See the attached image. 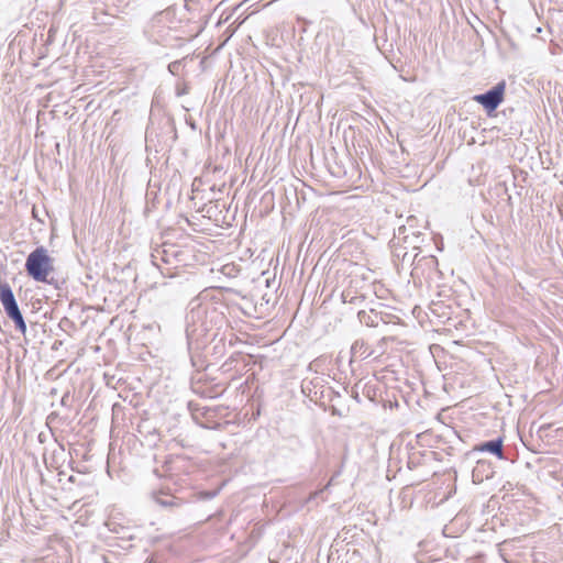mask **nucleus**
I'll use <instances>...</instances> for the list:
<instances>
[{"mask_svg":"<svg viewBox=\"0 0 563 563\" xmlns=\"http://www.w3.org/2000/svg\"><path fill=\"white\" fill-rule=\"evenodd\" d=\"M27 275L38 283H49L48 276L54 271L53 258L44 246L32 251L25 261Z\"/></svg>","mask_w":563,"mask_h":563,"instance_id":"f257e3e1","label":"nucleus"},{"mask_svg":"<svg viewBox=\"0 0 563 563\" xmlns=\"http://www.w3.org/2000/svg\"><path fill=\"white\" fill-rule=\"evenodd\" d=\"M506 82L500 81L484 93L475 95L473 100L483 106L487 112L495 111L504 101Z\"/></svg>","mask_w":563,"mask_h":563,"instance_id":"f03ea898","label":"nucleus"},{"mask_svg":"<svg viewBox=\"0 0 563 563\" xmlns=\"http://www.w3.org/2000/svg\"><path fill=\"white\" fill-rule=\"evenodd\" d=\"M205 312L201 307H198L197 309L192 308L187 314L186 334L189 342L206 331L202 324L200 327L196 324V319L200 318Z\"/></svg>","mask_w":563,"mask_h":563,"instance_id":"7ed1b4c3","label":"nucleus"},{"mask_svg":"<svg viewBox=\"0 0 563 563\" xmlns=\"http://www.w3.org/2000/svg\"><path fill=\"white\" fill-rule=\"evenodd\" d=\"M3 309H4V312L7 313V316L13 321L15 329L24 334L26 332V324H25L24 318L20 311L18 302L15 301L12 305H8Z\"/></svg>","mask_w":563,"mask_h":563,"instance_id":"20e7f679","label":"nucleus"},{"mask_svg":"<svg viewBox=\"0 0 563 563\" xmlns=\"http://www.w3.org/2000/svg\"><path fill=\"white\" fill-rule=\"evenodd\" d=\"M475 450L479 452H489L500 460L505 459L503 451V438H497L490 441L479 443L478 445L475 446Z\"/></svg>","mask_w":563,"mask_h":563,"instance_id":"39448f33","label":"nucleus"},{"mask_svg":"<svg viewBox=\"0 0 563 563\" xmlns=\"http://www.w3.org/2000/svg\"><path fill=\"white\" fill-rule=\"evenodd\" d=\"M373 354V350L364 340H356L351 346V362L365 360Z\"/></svg>","mask_w":563,"mask_h":563,"instance_id":"423d86ee","label":"nucleus"},{"mask_svg":"<svg viewBox=\"0 0 563 563\" xmlns=\"http://www.w3.org/2000/svg\"><path fill=\"white\" fill-rule=\"evenodd\" d=\"M15 297L13 295V291L8 283H1L0 284V302L2 307H7L8 305L14 303Z\"/></svg>","mask_w":563,"mask_h":563,"instance_id":"0eeeda50","label":"nucleus"},{"mask_svg":"<svg viewBox=\"0 0 563 563\" xmlns=\"http://www.w3.org/2000/svg\"><path fill=\"white\" fill-rule=\"evenodd\" d=\"M155 501L162 507H178L180 506V499L175 496H164L162 493L154 495Z\"/></svg>","mask_w":563,"mask_h":563,"instance_id":"6e6552de","label":"nucleus"},{"mask_svg":"<svg viewBox=\"0 0 563 563\" xmlns=\"http://www.w3.org/2000/svg\"><path fill=\"white\" fill-rule=\"evenodd\" d=\"M357 317L360 319L361 323H364L367 327H375L376 325V314L368 313L364 310L358 311Z\"/></svg>","mask_w":563,"mask_h":563,"instance_id":"1a4fd4ad","label":"nucleus"},{"mask_svg":"<svg viewBox=\"0 0 563 563\" xmlns=\"http://www.w3.org/2000/svg\"><path fill=\"white\" fill-rule=\"evenodd\" d=\"M342 299H343L344 302H350V303H355L356 300H360L358 297H355V296H351L350 297L349 292H343L342 294Z\"/></svg>","mask_w":563,"mask_h":563,"instance_id":"9d476101","label":"nucleus"}]
</instances>
